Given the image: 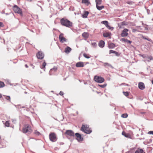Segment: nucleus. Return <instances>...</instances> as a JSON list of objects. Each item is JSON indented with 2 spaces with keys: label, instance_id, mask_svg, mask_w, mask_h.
<instances>
[{
  "label": "nucleus",
  "instance_id": "nucleus-1",
  "mask_svg": "<svg viewBox=\"0 0 153 153\" xmlns=\"http://www.w3.org/2000/svg\"><path fill=\"white\" fill-rule=\"evenodd\" d=\"M61 24L67 27H70L73 26V23L66 19L62 18L60 20Z\"/></svg>",
  "mask_w": 153,
  "mask_h": 153
},
{
  "label": "nucleus",
  "instance_id": "nucleus-2",
  "mask_svg": "<svg viewBox=\"0 0 153 153\" xmlns=\"http://www.w3.org/2000/svg\"><path fill=\"white\" fill-rule=\"evenodd\" d=\"M33 131L31 126L28 124H25L23 127L22 129V132L25 134L27 133L30 134Z\"/></svg>",
  "mask_w": 153,
  "mask_h": 153
},
{
  "label": "nucleus",
  "instance_id": "nucleus-3",
  "mask_svg": "<svg viewBox=\"0 0 153 153\" xmlns=\"http://www.w3.org/2000/svg\"><path fill=\"white\" fill-rule=\"evenodd\" d=\"M81 130L87 134H89L92 132L91 130L89 128L87 125H82Z\"/></svg>",
  "mask_w": 153,
  "mask_h": 153
},
{
  "label": "nucleus",
  "instance_id": "nucleus-4",
  "mask_svg": "<svg viewBox=\"0 0 153 153\" xmlns=\"http://www.w3.org/2000/svg\"><path fill=\"white\" fill-rule=\"evenodd\" d=\"M94 80L95 82L99 83H102L105 81L104 78L97 76H94Z\"/></svg>",
  "mask_w": 153,
  "mask_h": 153
},
{
  "label": "nucleus",
  "instance_id": "nucleus-5",
  "mask_svg": "<svg viewBox=\"0 0 153 153\" xmlns=\"http://www.w3.org/2000/svg\"><path fill=\"white\" fill-rule=\"evenodd\" d=\"M13 9L15 13H17L22 16V10L18 7L16 5H15L13 7Z\"/></svg>",
  "mask_w": 153,
  "mask_h": 153
},
{
  "label": "nucleus",
  "instance_id": "nucleus-6",
  "mask_svg": "<svg viewBox=\"0 0 153 153\" xmlns=\"http://www.w3.org/2000/svg\"><path fill=\"white\" fill-rule=\"evenodd\" d=\"M49 138L51 141L52 142H55L56 140V138L55 134L53 133H51L49 134Z\"/></svg>",
  "mask_w": 153,
  "mask_h": 153
},
{
  "label": "nucleus",
  "instance_id": "nucleus-7",
  "mask_svg": "<svg viewBox=\"0 0 153 153\" xmlns=\"http://www.w3.org/2000/svg\"><path fill=\"white\" fill-rule=\"evenodd\" d=\"M64 34L62 33H61L59 36V39L60 42L63 43L66 42L67 39L63 36Z\"/></svg>",
  "mask_w": 153,
  "mask_h": 153
},
{
  "label": "nucleus",
  "instance_id": "nucleus-8",
  "mask_svg": "<svg viewBox=\"0 0 153 153\" xmlns=\"http://www.w3.org/2000/svg\"><path fill=\"white\" fill-rule=\"evenodd\" d=\"M65 134L66 136L70 137H74V132L71 130H67L65 133Z\"/></svg>",
  "mask_w": 153,
  "mask_h": 153
},
{
  "label": "nucleus",
  "instance_id": "nucleus-9",
  "mask_svg": "<svg viewBox=\"0 0 153 153\" xmlns=\"http://www.w3.org/2000/svg\"><path fill=\"white\" fill-rule=\"evenodd\" d=\"M36 56L38 59H42L44 57V54L42 51H39L36 54Z\"/></svg>",
  "mask_w": 153,
  "mask_h": 153
},
{
  "label": "nucleus",
  "instance_id": "nucleus-10",
  "mask_svg": "<svg viewBox=\"0 0 153 153\" xmlns=\"http://www.w3.org/2000/svg\"><path fill=\"white\" fill-rule=\"evenodd\" d=\"M103 24L105 25V26L107 27L111 30H113L114 29V27H111L108 25V22L107 21H103L101 22Z\"/></svg>",
  "mask_w": 153,
  "mask_h": 153
},
{
  "label": "nucleus",
  "instance_id": "nucleus-11",
  "mask_svg": "<svg viewBox=\"0 0 153 153\" xmlns=\"http://www.w3.org/2000/svg\"><path fill=\"white\" fill-rule=\"evenodd\" d=\"M128 31V29L125 28L122 31L121 34V36L122 37L126 36H128V34L127 33Z\"/></svg>",
  "mask_w": 153,
  "mask_h": 153
},
{
  "label": "nucleus",
  "instance_id": "nucleus-12",
  "mask_svg": "<svg viewBox=\"0 0 153 153\" xmlns=\"http://www.w3.org/2000/svg\"><path fill=\"white\" fill-rule=\"evenodd\" d=\"M75 135L76 136V140L79 142L82 141L83 140V138L81 135L79 133H75Z\"/></svg>",
  "mask_w": 153,
  "mask_h": 153
},
{
  "label": "nucleus",
  "instance_id": "nucleus-13",
  "mask_svg": "<svg viewBox=\"0 0 153 153\" xmlns=\"http://www.w3.org/2000/svg\"><path fill=\"white\" fill-rule=\"evenodd\" d=\"M138 88L142 90L144 89L145 86L144 83L142 82H140L138 83Z\"/></svg>",
  "mask_w": 153,
  "mask_h": 153
},
{
  "label": "nucleus",
  "instance_id": "nucleus-14",
  "mask_svg": "<svg viewBox=\"0 0 153 153\" xmlns=\"http://www.w3.org/2000/svg\"><path fill=\"white\" fill-rule=\"evenodd\" d=\"M76 66L77 67H83L84 66V62H78L76 64Z\"/></svg>",
  "mask_w": 153,
  "mask_h": 153
},
{
  "label": "nucleus",
  "instance_id": "nucleus-15",
  "mask_svg": "<svg viewBox=\"0 0 153 153\" xmlns=\"http://www.w3.org/2000/svg\"><path fill=\"white\" fill-rule=\"evenodd\" d=\"M98 45L100 47L102 48L104 46L105 42L103 40L100 41L98 43Z\"/></svg>",
  "mask_w": 153,
  "mask_h": 153
},
{
  "label": "nucleus",
  "instance_id": "nucleus-16",
  "mask_svg": "<svg viewBox=\"0 0 153 153\" xmlns=\"http://www.w3.org/2000/svg\"><path fill=\"white\" fill-rule=\"evenodd\" d=\"M71 51V48L68 46H67L66 48H65V52L66 53H69Z\"/></svg>",
  "mask_w": 153,
  "mask_h": 153
},
{
  "label": "nucleus",
  "instance_id": "nucleus-17",
  "mask_svg": "<svg viewBox=\"0 0 153 153\" xmlns=\"http://www.w3.org/2000/svg\"><path fill=\"white\" fill-rule=\"evenodd\" d=\"M121 40L125 43H127L130 44L132 42L131 41L125 38H122Z\"/></svg>",
  "mask_w": 153,
  "mask_h": 153
},
{
  "label": "nucleus",
  "instance_id": "nucleus-18",
  "mask_svg": "<svg viewBox=\"0 0 153 153\" xmlns=\"http://www.w3.org/2000/svg\"><path fill=\"white\" fill-rule=\"evenodd\" d=\"M115 46V44L112 43H110L108 44V47L110 49L114 48Z\"/></svg>",
  "mask_w": 153,
  "mask_h": 153
},
{
  "label": "nucleus",
  "instance_id": "nucleus-19",
  "mask_svg": "<svg viewBox=\"0 0 153 153\" xmlns=\"http://www.w3.org/2000/svg\"><path fill=\"white\" fill-rule=\"evenodd\" d=\"M82 3L87 6H88L90 4V2L88 0H82Z\"/></svg>",
  "mask_w": 153,
  "mask_h": 153
},
{
  "label": "nucleus",
  "instance_id": "nucleus-20",
  "mask_svg": "<svg viewBox=\"0 0 153 153\" xmlns=\"http://www.w3.org/2000/svg\"><path fill=\"white\" fill-rule=\"evenodd\" d=\"M89 13L87 11H85L84 12V13L82 15V16L83 18H87Z\"/></svg>",
  "mask_w": 153,
  "mask_h": 153
},
{
  "label": "nucleus",
  "instance_id": "nucleus-21",
  "mask_svg": "<svg viewBox=\"0 0 153 153\" xmlns=\"http://www.w3.org/2000/svg\"><path fill=\"white\" fill-rule=\"evenodd\" d=\"M82 36L85 39H87L88 37L89 34L88 33L84 32L82 34Z\"/></svg>",
  "mask_w": 153,
  "mask_h": 153
},
{
  "label": "nucleus",
  "instance_id": "nucleus-22",
  "mask_svg": "<svg viewBox=\"0 0 153 153\" xmlns=\"http://www.w3.org/2000/svg\"><path fill=\"white\" fill-rule=\"evenodd\" d=\"M122 134L126 137L130 138V135L129 134L126 133L125 131H123L122 132Z\"/></svg>",
  "mask_w": 153,
  "mask_h": 153
},
{
  "label": "nucleus",
  "instance_id": "nucleus-23",
  "mask_svg": "<svg viewBox=\"0 0 153 153\" xmlns=\"http://www.w3.org/2000/svg\"><path fill=\"white\" fill-rule=\"evenodd\" d=\"M111 53L115 54L116 56H119V53L117 52L114 51V50H110L109 51V54H110Z\"/></svg>",
  "mask_w": 153,
  "mask_h": 153
},
{
  "label": "nucleus",
  "instance_id": "nucleus-24",
  "mask_svg": "<svg viewBox=\"0 0 153 153\" xmlns=\"http://www.w3.org/2000/svg\"><path fill=\"white\" fill-rule=\"evenodd\" d=\"M111 33H104L103 34V36L104 37H107L110 36L111 35Z\"/></svg>",
  "mask_w": 153,
  "mask_h": 153
},
{
  "label": "nucleus",
  "instance_id": "nucleus-25",
  "mask_svg": "<svg viewBox=\"0 0 153 153\" xmlns=\"http://www.w3.org/2000/svg\"><path fill=\"white\" fill-rule=\"evenodd\" d=\"M143 151L142 149H138L135 151V153H146L145 152L143 153Z\"/></svg>",
  "mask_w": 153,
  "mask_h": 153
},
{
  "label": "nucleus",
  "instance_id": "nucleus-26",
  "mask_svg": "<svg viewBox=\"0 0 153 153\" xmlns=\"http://www.w3.org/2000/svg\"><path fill=\"white\" fill-rule=\"evenodd\" d=\"M9 121H7L4 123L5 127H8L10 126Z\"/></svg>",
  "mask_w": 153,
  "mask_h": 153
},
{
  "label": "nucleus",
  "instance_id": "nucleus-27",
  "mask_svg": "<svg viewBox=\"0 0 153 153\" xmlns=\"http://www.w3.org/2000/svg\"><path fill=\"white\" fill-rule=\"evenodd\" d=\"M96 6H98V5H100L101 4L102 0H96Z\"/></svg>",
  "mask_w": 153,
  "mask_h": 153
},
{
  "label": "nucleus",
  "instance_id": "nucleus-28",
  "mask_svg": "<svg viewBox=\"0 0 153 153\" xmlns=\"http://www.w3.org/2000/svg\"><path fill=\"white\" fill-rule=\"evenodd\" d=\"M96 7L98 10H100L103 9L104 8V6H99L98 5L96 6Z\"/></svg>",
  "mask_w": 153,
  "mask_h": 153
},
{
  "label": "nucleus",
  "instance_id": "nucleus-29",
  "mask_svg": "<svg viewBox=\"0 0 153 153\" xmlns=\"http://www.w3.org/2000/svg\"><path fill=\"white\" fill-rule=\"evenodd\" d=\"M57 69V67H54L53 68L51 69L50 70V72L53 71V72H55Z\"/></svg>",
  "mask_w": 153,
  "mask_h": 153
},
{
  "label": "nucleus",
  "instance_id": "nucleus-30",
  "mask_svg": "<svg viewBox=\"0 0 153 153\" xmlns=\"http://www.w3.org/2000/svg\"><path fill=\"white\" fill-rule=\"evenodd\" d=\"M141 38L143 39H146L149 41H150V42L152 41V40L151 39H149L148 38H146L145 36H144L143 35L142 36Z\"/></svg>",
  "mask_w": 153,
  "mask_h": 153
},
{
  "label": "nucleus",
  "instance_id": "nucleus-31",
  "mask_svg": "<svg viewBox=\"0 0 153 153\" xmlns=\"http://www.w3.org/2000/svg\"><path fill=\"white\" fill-rule=\"evenodd\" d=\"M91 45L94 48H96L97 46V44L96 42H91Z\"/></svg>",
  "mask_w": 153,
  "mask_h": 153
},
{
  "label": "nucleus",
  "instance_id": "nucleus-32",
  "mask_svg": "<svg viewBox=\"0 0 153 153\" xmlns=\"http://www.w3.org/2000/svg\"><path fill=\"white\" fill-rule=\"evenodd\" d=\"M5 86V84L3 82L0 81V88H2Z\"/></svg>",
  "mask_w": 153,
  "mask_h": 153
},
{
  "label": "nucleus",
  "instance_id": "nucleus-33",
  "mask_svg": "<svg viewBox=\"0 0 153 153\" xmlns=\"http://www.w3.org/2000/svg\"><path fill=\"white\" fill-rule=\"evenodd\" d=\"M83 56L86 58L89 59L90 57V56L88 54H87L85 53H84L83 54Z\"/></svg>",
  "mask_w": 153,
  "mask_h": 153
},
{
  "label": "nucleus",
  "instance_id": "nucleus-34",
  "mask_svg": "<svg viewBox=\"0 0 153 153\" xmlns=\"http://www.w3.org/2000/svg\"><path fill=\"white\" fill-rule=\"evenodd\" d=\"M103 65L105 67L106 66H108V67H111V65L110 64H109L108 63H107V62L104 63L103 64Z\"/></svg>",
  "mask_w": 153,
  "mask_h": 153
},
{
  "label": "nucleus",
  "instance_id": "nucleus-35",
  "mask_svg": "<svg viewBox=\"0 0 153 153\" xmlns=\"http://www.w3.org/2000/svg\"><path fill=\"white\" fill-rule=\"evenodd\" d=\"M4 97L7 100H8L9 101H10V96H4Z\"/></svg>",
  "mask_w": 153,
  "mask_h": 153
},
{
  "label": "nucleus",
  "instance_id": "nucleus-36",
  "mask_svg": "<svg viewBox=\"0 0 153 153\" xmlns=\"http://www.w3.org/2000/svg\"><path fill=\"white\" fill-rule=\"evenodd\" d=\"M106 85H107V84L106 83L104 84L103 85H98L99 87H100L102 88H105V87L106 86Z\"/></svg>",
  "mask_w": 153,
  "mask_h": 153
},
{
  "label": "nucleus",
  "instance_id": "nucleus-37",
  "mask_svg": "<svg viewBox=\"0 0 153 153\" xmlns=\"http://www.w3.org/2000/svg\"><path fill=\"white\" fill-rule=\"evenodd\" d=\"M46 65V63L45 61L42 64V66L41 67L42 69H44L45 68V66Z\"/></svg>",
  "mask_w": 153,
  "mask_h": 153
},
{
  "label": "nucleus",
  "instance_id": "nucleus-38",
  "mask_svg": "<svg viewBox=\"0 0 153 153\" xmlns=\"http://www.w3.org/2000/svg\"><path fill=\"white\" fill-rule=\"evenodd\" d=\"M34 134L37 136H39L40 134V133L37 130H35L34 132Z\"/></svg>",
  "mask_w": 153,
  "mask_h": 153
},
{
  "label": "nucleus",
  "instance_id": "nucleus-39",
  "mask_svg": "<svg viewBox=\"0 0 153 153\" xmlns=\"http://www.w3.org/2000/svg\"><path fill=\"white\" fill-rule=\"evenodd\" d=\"M123 93L124 95L127 97L129 95V93L128 91H123Z\"/></svg>",
  "mask_w": 153,
  "mask_h": 153
},
{
  "label": "nucleus",
  "instance_id": "nucleus-40",
  "mask_svg": "<svg viewBox=\"0 0 153 153\" xmlns=\"http://www.w3.org/2000/svg\"><path fill=\"white\" fill-rule=\"evenodd\" d=\"M128 117V114H124L122 115L121 117L124 118H126Z\"/></svg>",
  "mask_w": 153,
  "mask_h": 153
},
{
  "label": "nucleus",
  "instance_id": "nucleus-41",
  "mask_svg": "<svg viewBox=\"0 0 153 153\" xmlns=\"http://www.w3.org/2000/svg\"><path fill=\"white\" fill-rule=\"evenodd\" d=\"M40 4H42V3L40 2H38V3L37 4V5L39 7L41 8V9L42 10V8L41 7V6L40 5Z\"/></svg>",
  "mask_w": 153,
  "mask_h": 153
},
{
  "label": "nucleus",
  "instance_id": "nucleus-42",
  "mask_svg": "<svg viewBox=\"0 0 153 153\" xmlns=\"http://www.w3.org/2000/svg\"><path fill=\"white\" fill-rule=\"evenodd\" d=\"M126 3L129 4H132L134 3V2L132 1H127Z\"/></svg>",
  "mask_w": 153,
  "mask_h": 153
},
{
  "label": "nucleus",
  "instance_id": "nucleus-43",
  "mask_svg": "<svg viewBox=\"0 0 153 153\" xmlns=\"http://www.w3.org/2000/svg\"><path fill=\"white\" fill-rule=\"evenodd\" d=\"M4 26V25L3 24V23L2 22H0V28L1 27H3Z\"/></svg>",
  "mask_w": 153,
  "mask_h": 153
},
{
  "label": "nucleus",
  "instance_id": "nucleus-44",
  "mask_svg": "<svg viewBox=\"0 0 153 153\" xmlns=\"http://www.w3.org/2000/svg\"><path fill=\"white\" fill-rule=\"evenodd\" d=\"M59 94L61 96H62L64 94V93L62 91H60L59 92Z\"/></svg>",
  "mask_w": 153,
  "mask_h": 153
},
{
  "label": "nucleus",
  "instance_id": "nucleus-45",
  "mask_svg": "<svg viewBox=\"0 0 153 153\" xmlns=\"http://www.w3.org/2000/svg\"><path fill=\"white\" fill-rule=\"evenodd\" d=\"M148 133L149 134H152L153 135V131H149V132Z\"/></svg>",
  "mask_w": 153,
  "mask_h": 153
},
{
  "label": "nucleus",
  "instance_id": "nucleus-46",
  "mask_svg": "<svg viewBox=\"0 0 153 153\" xmlns=\"http://www.w3.org/2000/svg\"><path fill=\"white\" fill-rule=\"evenodd\" d=\"M149 59L150 60H152L153 59V58L152 56H150L149 57Z\"/></svg>",
  "mask_w": 153,
  "mask_h": 153
},
{
  "label": "nucleus",
  "instance_id": "nucleus-47",
  "mask_svg": "<svg viewBox=\"0 0 153 153\" xmlns=\"http://www.w3.org/2000/svg\"><path fill=\"white\" fill-rule=\"evenodd\" d=\"M136 30H137L136 29H133V32H135Z\"/></svg>",
  "mask_w": 153,
  "mask_h": 153
},
{
  "label": "nucleus",
  "instance_id": "nucleus-48",
  "mask_svg": "<svg viewBox=\"0 0 153 153\" xmlns=\"http://www.w3.org/2000/svg\"><path fill=\"white\" fill-rule=\"evenodd\" d=\"M25 66L26 68H27L28 67V66H27V64L25 65Z\"/></svg>",
  "mask_w": 153,
  "mask_h": 153
},
{
  "label": "nucleus",
  "instance_id": "nucleus-49",
  "mask_svg": "<svg viewBox=\"0 0 153 153\" xmlns=\"http://www.w3.org/2000/svg\"><path fill=\"white\" fill-rule=\"evenodd\" d=\"M15 121H16V120H12V122H14Z\"/></svg>",
  "mask_w": 153,
  "mask_h": 153
},
{
  "label": "nucleus",
  "instance_id": "nucleus-50",
  "mask_svg": "<svg viewBox=\"0 0 153 153\" xmlns=\"http://www.w3.org/2000/svg\"><path fill=\"white\" fill-rule=\"evenodd\" d=\"M2 97V95L1 94H0V98Z\"/></svg>",
  "mask_w": 153,
  "mask_h": 153
},
{
  "label": "nucleus",
  "instance_id": "nucleus-51",
  "mask_svg": "<svg viewBox=\"0 0 153 153\" xmlns=\"http://www.w3.org/2000/svg\"><path fill=\"white\" fill-rule=\"evenodd\" d=\"M1 139V137H0V139Z\"/></svg>",
  "mask_w": 153,
  "mask_h": 153
}]
</instances>
